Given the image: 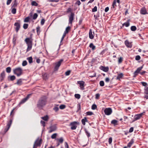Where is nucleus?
<instances>
[{"instance_id": "48", "label": "nucleus", "mask_w": 148, "mask_h": 148, "mask_svg": "<svg viewBox=\"0 0 148 148\" xmlns=\"http://www.w3.org/2000/svg\"><path fill=\"white\" fill-rule=\"evenodd\" d=\"M27 100V99L25 98H24L20 102L21 103H25L26 101Z\"/></svg>"}, {"instance_id": "23", "label": "nucleus", "mask_w": 148, "mask_h": 148, "mask_svg": "<svg viewBox=\"0 0 148 148\" xmlns=\"http://www.w3.org/2000/svg\"><path fill=\"white\" fill-rule=\"evenodd\" d=\"M12 8H15L17 6V3L16 2V0H14V2L12 3Z\"/></svg>"}, {"instance_id": "12", "label": "nucleus", "mask_w": 148, "mask_h": 148, "mask_svg": "<svg viewBox=\"0 0 148 148\" xmlns=\"http://www.w3.org/2000/svg\"><path fill=\"white\" fill-rule=\"evenodd\" d=\"M125 44L126 46L128 48H131L132 47V42H129L127 40L125 41Z\"/></svg>"}, {"instance_id": "15", "label": "nucleus", "mask_w": 148, "mask_h": 148, "mask_svg": "<svg viewBox=\"0 0 148 148\" xmlns=\"http://www.w3.org/2000/svg\"><path fill=\"white\" fill-rule=\"evenodd\" d=\"M141 14L145 15L147 14L146 9L144 7L142 8L140 11Z\"/></svg>"}, {"instance_id": "13", "label": "nucleus", "mask_w": 148, "mask_h": 148, "mask_svg": "<svg viewBox=\"0 0 148 148\" xmlns=\"http://www.w3.org/2000/svg\"><path fill=\"white\" fill-rule=\"evenodd\" d=\"M14 25L16 26L15 30L16 32H18L20 28V23L18 22L15 23L14 24Z\"/></svg>"}, {"instance_id": "22", "label": "nucleus", "mask_w": 148, "mask_h": 148, "mask_svg": "<svg viewBox=\"0 0 148 148\" xmlns=\"http://www.w3.org/2000/svg\"><path fill=\"white\" fill-rule=\"evenodd\" d=\"M88 122V120L86 117H85L84 119H83L82 120V123L84 125H85L86 124V122Z\"/></svg>"}, {"instance_id": "61", "label": "nucleus", "mask_w": 148, "mask_h": 148, "mask_svg": "<svg viewBox=\"0 0 148 148\" xmlns=\"http://www.w3.org/2000/svg\"><path fill=\"white\" fill-rule=\"evenodd\" d=\"M40 123L44 127L45 126V122L44 121H40Z\"/></svg>"}, {"instance_id": "42", "label": "nucleus", "mask_w": 148, "mask_h": 148, "mask_svg": "<svg viewBox=\"0 0 148 148\" xmlns=\"http://www.w3.org/2000/svg\"><path fill=\"white\" fill-rule=\"evenodd\" d=\"M38 16V15L37 13H35L34 14V15L33 16V19L34 20H35L36 19L37 17Z\"/></svg>"}, {"instance_id": "8", "label": "nucleus", "mask_w": 148, "mask_h": 148, "mask_svg": "<svg viewBox=\"0 0 148 148\" xmlns=\"http://www.w3.org/2000/svg\"><path fill=\"white\" fill-rule=\"evenodd\" d=\"M104 112L106 115H110L112 112V109L110 108H106L104 110Z\"/></svg>"}, {"instance_id": "41", "label": "nucleus", "mask_w": 148, "mask_h": 148, "mask_svg": "<svg viewBox=\"0 0 148 148\" xmlns=\"http://www.w3.org/2000/svg\"><path fill=\"white\" fill-rule=\"evenodd\" d=\"M100 85L102 87L104 85V82L103 81H101L99 82Z\"/></svg>"}, {"instance_id": "30", "label": "nucleus", "mask_w": 148, "mask_h": 148, "mask_svg": "<svg viewBox=\"0 0 148 148\" xmlns=\"http://www.w3.org/2000/svg\"><path fill=\"white\" fill-rule=\"evenodd\" d=\"M89 47L90 48H92L93 50H95L96 48L95 46L92 43H91L90 44Z\"/></svg>"}, {"instance_id": "52", "label": "nucleus", "mask_w": 148, "mask_h": 148, "mask_svg": "<svg viewBox=\"0 0 148 148\" xmlns=\"http://www.w3.org/2000/svg\"><path fill=\"white\" fill-rule=\"evenodd\" d=\"M116 0H114L113 2V3L112 6L113 8H114L115 6H116Z\"/></svg>"}, {"instance_id": "28", "label": "nucleus", "mask_w": 148, "mask_h": 148, "mask_svg": "<svg viewBox=\"0 0 148 148\" xmlns=\"http://www.w3.org/2000/svg\"><path fill=\"white\" fill-rule=\"evenodd\" d=\"M16 84L18 85H21L22 84V79H18Z\"/></svg>"}, {"instance_id": "40", "label": "nucleus", "mask_w": 148, "mask_h": 148, "mask_svg": "<svg viewBox=\"0 0 148 148\" xmlns=\"http://www.w3.org/2000/svg\"><path fill=\"white\" fill-rule=\"evenodd\" d=\"M12 13L13 14H15L16 12V9L15 8H13L12 10Z\"/></svg>"}, {"instance_id": "62", "label": "nucleus", "mask_w": 148, "mask_h": 148, "mask_svg": "<svg viewBox=\"0 0 148 148\" xmlns=\"http://www.w3.org/2000/svg\"><path fill=\"white\" fill-rule=\"evenodd\" d=\"M112 138L111 137L109 138L108 139V143H109V144H110L112 143Z\"/></svg>"}, {"instance_id": "26", "label": "nucleus", "mask_w": 148, "mask_h": 148, "mask_svg": "<svg viewBox=\"0 0 148 148\" xmlns=\"http://www.w3.org/2000/svg\"><path fill=\"white\" fill-rule=\"evenodd\" d=\"M134 143V141L133 139H132L128 143L127 145V147L130 148L131 146Z\"/></svg>"}, {"instance_id": "2", "label": "nucleus", "mask_w": 148, "mask_h": 148, "mask_svg": "<svg viewBox=\"0 0 148 148\" xmlns=\"http://www.w3.org/2000/svg\"><path fill=\"white\" fill-rule=\"evenodd\" d=\"M25 41L27 45V51L30 50L32 46V38H27L25 39Z\"/></svg>"}, {"instance_id": "43", "label": "nucleus", "mask_w": 148, "mask_h": 148, "mask_svg": "<svg viewBox=\"0 0 148 148\" xmlns=\"http://www.w3.org/2000/svg\"><path fill=\"white\" fill-rule=\"evenodd\" d=\"M75 97L76 98L79 99L80 97V95L79 94H77L75 95Z\"/></svg>"}, {"instance_id": "19", "label": "nucleus", "mask_w": 148, "mask_h": 148, "mask_svg": "<svg viewBox=\"0 0 148 148\" xmlns=\"http://www.w3.org/2000/svg\"><path fill=\"white\" fill-rule=\"evenodd\" d=\"M93 34L92 29H90L89 32V37L90 39H92L94 37V32H93Z\"/></svg>"}, {"instance_id": "55", "label": "nucleus", "mask_w": 148, "mask_h": 148, "mask_svg": "<svg viewBox=\"0 0 148 148\" xmlns=\"http://www.w3.org/2000/svg\"><path fill=\"white\" fill-rule=\"evenodd\" d=\"M53 110L56 112H57L59 110V108L57 107H55L53 108Z\"/></svg>"}, {"instance_id": "32", "label": "nucleus", "mask_w": 148, "mask_h": 148, "mask_svg": "<svg viewBox=\"0 0 148 148\" xmlns=\"http://www.w3.org/2000/svg\"><path fill=\"white\" fill-rule=\"evenodd\" d=\"M131 30L132 31H135L136 30V27L135 26H132L131 27Z\"/></svg>"}, {"instance_id": "6", "label": "nucleus", "mask_w": 148, "mask_h": 148, "mask_svg": "<svg viewBox=\"0 0 148 148\" xmlns=\"http://www.w3.org/2000/svg\"><path fill=\"white\" fill-rule=\"evenodd\" d=\"M63 60L61 59L59 61L56 62L55 63V67L54 68V70L55 71H57L58 70L59 67L61 65L62 62H63Z\"/></svg>"}, {"instance_id": "36", "label": "nucleus", "mask_w": 148, "mask_h": 148, "mask_svg": "<svg viewBox=\"0 0 148 148\" xmlns=\"http://www.w3.org/2000/svg\"><path fill=\"white\" fill-rule=\"evenodd\" d=\"M31 5L33 6H37L38 4L36 1H33L31 3Z\"/></svg>"}, {"instance_id": "10", "label": "nucleus", "mask_w": 148, "mask_h": 148, "mask_svg": "<svg viewBox=\"0 0 148 148\" xmlns=\"http://www.w3.org/2000/svg\"><path fill=\"white\" fill-rule=\"evenodd\" d=\"M143 66L138 68L134 72V77H135L138 74L140 73V71L143 68Z\"/></svg>"}, {"instance_id": "49", "label": "nucleus", "mask_w": 148, "mask_h": 148, "mask_svg": "<svg viewBox=\"0 0 148 148\" xmlns=\"http://www.w3.org/2000/svg\"><path fill=\"white\" fill-rule=\"evenodd\" d=\"M72 11V10L71 8H69L67 9L66 11V13H69V12H72L71 11Z\"/></svg>"}, {"instance_id": "24", "label": "nucleus", "mask_w": 148, "mask_h": 148, "mask_svg": "<svg viewBox=\"0 0 148 148\" xmlns=\"http://www.w3.org/2000/svg\"><path fill=\"white\" fill-rule=\"evenodd\" d=\"M123 75L122 73H121L118 74L116 77V79L120 80V79L121 78L123 77Z\"/></svg>"}, {"instance_id": "34", "label": "nucleus", "mask_w": 148, "mask_h": 148, "mask_svg": "<svg viewBox=\"0 0 148 148\" xmlns=\"http://www.w3.org/2000/svg\"><path fill=\"white\" fill-rule=\"evenodd\" d=\"M6 70L7 73H9L11 72V68L10 67H8L6 68Z\"/></svg>"}, {"instance_id": "51", "label": "nucleus", "mask_w": 148, "mask_h": 148, "mask_svg": "<svg viewBox=\"0 0 148 148\" xmlns=\"http://www.w3.org/2000/svg\"><path fill=\"white\" fill-rule=\"evenodd\" d=\"M97 8L96 6H95L94 7V8H93L92 10V12H95L97 11Z\"/></svg>"}, {"instance_id": "56", "label": "nucleus", "mask_w": 148, "mask_h": 148, "mask_svg": "<svg viewBox=\"0 0 148 148\" xmlns=\"http://www.w3.org/2000/svg\"><path fill=\"white\" fill-rule=\"evenodd\" d=\"M100 97V94L99 93H97L95 95V98L97 99H99Z\"/></svg>"}, {"instance_id": "33", "label": "nucleus", "mask_w": 148, "mask_h": 148, "mask_svg": "<svg viewBox=\"0 0 148 148\" xmlns=\"http://www.w3.org/2000/svg\"><path fill=\"white\" fill-rule=\"evenodd\" d=\"M57 140L60 143H62L64 140L63 138L62 137H61L59 139H57Z\"/></svg>"}, {"instance_id": "35", "label": "nucleus", "mask_w": 148, "mask_h": 148, "mask_svg": "<svg viewBox=\"0 0 148 148\" xmlns=\"http://www.w3.org/2000/svg\"><path fill=\"white\" fill-rule=\"evenodd\" d=\"M57 134V133H54L51 136V138L52 139H55L56 138Z\"/></svg>"}, {"instance_id": "53", "label": "nucleus", "mask_w": 148, "mask_h": 148, "mask_svg": "<svg viewBox=\"0 0 148 148\" xmlns=\"http://www.w3.org/2000/svg\"><path fill=\"white\" fill-rule=\"evenodd\" d=\"M86 114L88 115H91L93 114V112H86Z\"/></svg>"}, {"instance_id": "60", "label": "nucleus", "mask_w": 148, "mask_h": 148, "mask_svg": "<svg viewBox=\"0 0 148 148\" xmlns=\"http://www.w3.org/2000/svg\"><path fill=\"white\" fill-rule=\"evenodd\" d=\"M141 84L144 86H145L147 85V84L145 82H141Z\"/></svg>"}, {"instance_id": "54", "label": "nucleus", "mask_w": 148, "mask_h": 148, "mask_svg": "<svg viewBox=\"0 0 148 148\" xmlns=\"http://www.w3.org/2000/svg\"><path fill=\"white\" fill-rule=\"evenodd\" d=\"M45 20L44 19H42L41 21V25H43L44 24V23L45 22Z\"/></svg>"}, {"instance_id": "46", "label": "nucleus", "mask_w": 148, "mask_h": 148, "mask_svg": "<svg viewBox=\"0 0 148 148\" xmlns=\"http://www.w3.org/2000/svg\"><path fill=\"white\" fill-rule=\"evenodd\" d=\"M66 107V106L64 105H61L60 106V108L61 109H63L65 108Z\"/></svg>"}, {"instance_id": "5", "label": "nucleus", "mask_w": 148, "mask_h": 148, "mask_svg": "<svg viewBox=\"0 0 148 148\" xmlns=\"http://www.w3.org/2000/svg\"><path fill=\"white\" fill-rule=\"evenodd\" d=\"M79 124V122L77 121H74L71 122L70 124V125L71 126V129L72 130H75L77 127V125Z\"/></svg>"}, {"instance_id": "29", "label": "nucleus", "mask_w": 148, "mask_h": 148, "mask_svg": "<svg viewBox=\"0 0 148 148\" xmlns=\"http://www.w3.org/2000/svg\"><path fill=\"white\" fill-rule=\"evenodd\" d=\"M41 118L43 120L47 121L49 119V117L47 115H46L45 116L41 117Z\"/></svg>"}, {"instance_id": "3", "label": "nucleus", "mask_w": 148, "mask_h": 148, "mask_svg": "<svg viewBox=\"0 0 148 148\" xmlns=\"http://www.w3.org/2000/svg\"><path fill=\"white\" fill-rule=\"evenodd\" d=\"M13 73L18 77L20 76L22 74L23 70L20 67L16 68L13 70Z\"/></svg>"}, {"instance_id": "17", "label": "nucleus", "mask_w": 148, "mask_h": 148, "mask_svg": "<svg viewBox=\"0 0 148 148\" xmlns=\"http://www.w3.org/2000/svg\"><path fill=\"white\" fill-rule=\"evenodd\" d=\"M12 120H10L8 123L7 125V128H5V132H6L8 130L12 124Z\"/></svg>"}, {"instance_id": "7", "label": "nucleus", "mask_w": 148, "mask_h": 148, "mask_svg": "<svg viewBox=\"0 0 148 148\" xmlns=\"http://www.w3.org/2000/svg\"><path fill=\"white\" fill-rule=\"evenodd\" d=\"M75 14L74 12H71V14L69 16V24H72L73 21L74 19Z\"/></svg>"}, {"instance_id": "64", "label": "nucleus", "mask_w": 148, "mask_h": 148, "mask_svg": "<svg viewBox=\"0 0 148 148\" xmlns=\"http://www.w3.org/2000/svg\"><path fill=\"white\" fill-rule=\"evenodd\" d=\"M81 4V2L79 0L77 1L75 3V4H77L78 5H79Z\"/></svg>"}, {"instance_id": "47", "label": "nucleus", "mask_w": 148, "mask_h": 148, "mask_svg": "<svg viewBox=\"0 0 148 148\" xmlns=\"http://www.w3.org/2000/svg\"><path fill=\"white\" fill-rule=\"evenodd\" d=\"M36 31L37 34L39 35L40 32V27H38L36 28Z\"/></svg>"}, {"instance_id": "58", "label": "nucleus", "mask_w": 148, "mask_h": 148, "mask_svg": "<svg viewBox=\"0 0 148 148\" xmlns=\"http://www.w3.org/2000/svg\"><path fill=\"white\" fill-rule=\"evenodd\" d=\"M70 72L71 71H66L65 73V75L66 76L69 75L70 73Z\"/></svg>"}, {"instance_id": "44", "label": "nucleus", "mask_w": 148, "mask_h": 148, "mask_svg": "<svg viewBox=\"0 0 148 148\" xmlns=\"http://www.w3.org/2000/svg\"><path fill=\"white\" fill-rule=\"evenodd\" d=\"M28 25L27 24L25 23L23 25V28L25 29H26L27 28Z\"/></svg>"}, {"instance_id": "18", "label": "nucleus", "mask_w": 148, "mask_h": 148, "mask_svg": "<svg viewBox=\"0 0 148 148\" xmlns=\"http://www.w3.org/2000/svg\"><path fill=\"white\" fill-rule=\"evenodd\" d=\"M100 69L105 72H107L108 71L109 69L108 67H106L101 66L100 67Z\"/></svg>"}, {"instance_id": "1", "label": "nucleus", "mask_w": 148, "mask_h": 148, "mask_svg": "<svg viewBox=\"0 0 148 148\" xmlns=\"http://www.w3.org/2000/svg\"><path fill=\"white\" fill-rule=\"evenodd\" d=\"M47 102V98L46 96H44L41 97L38 102L37 107L41 109L46 105Z\"/></svg>"}, {"instance_id": "20", "label": "nucleus", "mask_w": 148, "mask_h": 148, "mask_svg": "<svg viewBox=\"0 0 148 148\" xmlns=\"http://www.w3.org/2000/svg\"><path fill=\"white\" fill-rule=\"evenodd\" d=\"M8 78L9 81H13L15 79L16 77L14 75L12 76L9 75L8 77Z\"/></svg>"}, {"instance_id": "4", "label": "nucleus", "mask_w": 148, "mask_h": 148, "mask_svg": "<svg viewBox=\"0 0 148 148\" xmlns=\"http://www.w3.org/2000/svg\"><path fill=\"white\" fill-rule=\"evenodd\" d=\"M41 142V139L39 138H38L35 141L33 148H36L37 147L40 146Z\"/></svg>"}, {"instance_id": "9", "label": "nucleus", "mask_w": 148, "mask_h": 148, "mask_svg": "<svg viewBox=\"0 0 148 148\" xmlns=\"http://www.w3.org/2000/svg\"><path fill=\"white\" fill-rule=\"evenodd\" d=\"M143 115V113L135 115L134 116V119L132 121V122H134L135 121L139 119Z\"/></svg>"}, {"instance_id": "31", "label": "nucleus", "mask_w": 148, "mask_h": 148, "mask_svg": "<svg viewBox=\"0 0 148 148\" xmlns=\"http://www.w3.org/2000/svg\"><path fill=\"white\" fill-rule=\"evenodd\" d=\"M118 59V62L119 64L121 63L123 60V58L122 57H119Z\"/></svg>"}, {"instance_id": "38", "label": "nucleus", "mask_w": 148, "mask_h": 148, "mask_svg": "<svg viewBox=\"0 0 148 148\" xmlns=\"http://www.w3.org/2000/svg\"><path fill=\"white\" fill-rule=\"evenodd\" d=\"M30 19V17L29 16H28L26 17L24 20V22H28L29 21V19Z\"/></svg>"}, {"instance_id": "27", "label": "nucleus", "mask_w": 148, "mask_h": 148, "mask_svg": "<svg viewBox=\"0 0 148 148\" xmlns=\"http://www.w3.org/2000/svg\"><path fill=\"white\" fill-rule=\"evenodd\" d=\"M27 60H28L30 64L33 62V59L31 56L27 58Z\"/></svg>"}, {"instance_id": "25", "label": "nucleus", "mask_w": 148, "mask_h": 148, "mask_svg": "<svg viewBox=\"0 0 148 148\" xmlns=\"http://www.w3.org/2000/svg\"><path fill=\"white\" fill-rule=\"evenodd\" d=\"M71 29V27L70 26H68L66 27L65 30L64 31V32L67 34L70 31Z\"/></svg>"}, {"instance_id": "39", "label": "nucleus", "mask_w": 148, "mask_h": 148, "mask_svg": "<svg viewBox=\"0 0 148 148\" xmlns=\"http://www.w3.org/2000/svg\"><path fill=\"white\" fill-rule=\"evenodd\" d=\"M117 123V121L115 120H113L111 121V123L114 125H116Z\"/></svg>"}, {"instance_id": "59", "label": "nucleus", "mask_w": 148, "mask_h": 148, "mask_svg": "<svg viewBox=\"0 0 148 148\" xmlns=\"http://www.w3.org/2000/svg\"><path fill=\"white\" fill-rule=\"evenodd\" d=\"M64 146L65 148H69L68 145L66 142H65Z\"/></svg>"}, {"instance_id": "63", "label": "nucleus", "mask_w": 148, "mask_h": 148, "mask_svg": "<svg viewBox=\"0 0 148 148\" xmlns=\"http://www.w3.org/2000/svg\"><path fill=\"white\" fill-rule=\"evenodd\" d=\"M134 130V128L133 127H131L129 130V132L130 133H131Z\"/></svg>"}, {"instance_id": "50", "label": "nucleus", "mask_w": 148, "mask_h": 148, "mask_svg": "<svg viewBox=\"0 0 148 148\" xmlns=\"http://www.w3.org/2000/svg\"><path fill=\"white\" fill-rule=\"evenodd\" d=\"M97 108V106L95 104H93L92 105L91 108L92 110H95Z\"/></svg>"}, {"instance_id": "57", "label": "nucleus", "mask_w": 148, "mask_h": 148, "mask_svg": "<svg viewBox=\"0 0 148 148\" xmlns=\"http://www.w3.org/2000/svg\"><path fill=\"white\" fill-rule=\"evenodd\" d=\"M145 93L148 94V88L146 87L145 88Z\"/></svg>"}, {"instance_id": "16", "label": "nucleus", "mask_w": 148, "mask_h": 148, "mask_svg": "<svg viewBox=\"0 0 148 148\" xmlns=\"http://www.w3.org/2000/svg\"><path fill=\"white\" fill-rule=\"evenodd\" d=\"M5 77V74L4 71H3L1 74L0 76V80L1 82L3 80Z\"/></svg>"}, {"instance_id": "45", "label": "nucleus", "mask_w": 148, "mask_h": 148, "mask_svg": "<svg viewBox=\"0 0 148 148\" xmlns=\"http://www.w3.org/2000/svg\"><path fill=\"white\" fill-rule=\"evenodd\" d=\"M27 64V62L26 60H24L23 61L22 65L23 66H25Z\"/></svg>"}, {"instance_id": "21", "label": "nucleus", "mask_w": 148, "mask_h": 148, "mask_svg": "<svg viewBox=\"0 0 148 148\" xmlns=\"http://www.w3.org/2000/svg\"><path fill=\"white\" fill-rule=\"evenodd\" d=\"M130 19H128L127 21L125 23H124L122 24L123 26H125L126 27H128L130 26Z\"/></svg>"}, {"instance_id": "11", "label": "nucleus", "mask_w": 148, "mask_h": 148, "mask_svg": "<svg viewBox=\"0 0 148 148\" xmlns=\"http://www.w3.org/2000/svg\"><path fill=\"white\" fill-rule=\"evenodd\" d=\"M77 83L79 84L80 89L82 90H84V82L83 81H78L77 82Z\"/></svg>"}, {"instance_id": "37", "label": "nucleus", "mask_w": 148, "mask_h": 148, "mask_svg": "<svg viewBox=\"0 0 148 148\" xmlns=\"http://www.w3.org/2000/svg\"><path fill=\"white\" fill-rule=\"evenodd\" d=\"M85 132L86 133V134L87 136L89 137L90 136V134L89 132L86 129H85Z\"/></svg>"}, {"instance_id": "14", "label": "nucleus", "mask_w": 148, "mask_h": 148, "mask_svg": "<svg viewBox=\"0 0 148 148\" xmlns=\"http://www.w3.org/2000/svg\"><path fill=\"white\" fill-rule=\"evenodd\" d=\"M50 130L49 132V133H51L55 131L57 129V127L55 125H54L51 126L50 127Z\"/></svg>"}]
</instances>
